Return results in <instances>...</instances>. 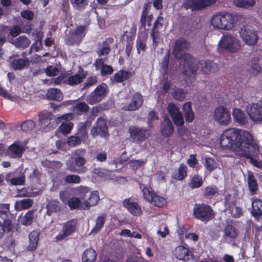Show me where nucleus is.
<instances>
[{"mask_svg":"<svg viewBox=\"0 0 262 262\" xmlns=\"http://www.w3.org/2000/svg\"><path fill=\"white\" fill-rule=\"evenodd\" d=\"M220 144L223 148L233 150L237 156L246 157L251 161L259 152L252 136L244 130L234 128L226 130L220 137Z\"/></svg>","mask_w":262,"mask_h":262,"instance_id":"1","label":"nucleus"},{"mask_svg":"<svg viewBox=\"0 0 262 262\" xmlns=\"http://www.w3.org/2000/svg\"><path fill=\"white\" fill-rule=\"evenodd\" d=\"M189 42L185 39H178L175 41L172 54L183 65V74L193 79L197 71L198 60L190 54L184 53L189 49Z\"/></svg>","mask_w":262,"mask_h":262,"instance_id":"2","label":"nucleus"},{"mask_svg":"<svg viewBox=\"0 0 262 262\" xmlns=\"http://www.w3.org/2000/svg\"><path fill=\"white\" fill-rule=\"evenodd\" d=\"M238 17L230 13H220L214 15L211 25L215 28L224 30L232 29L236 25Z\"/></svg>","mask_w":262,"mask_h":262,"instance_id":"3","label":"nucleus"},{"mask_svg":"<svg viewBox=\"0 0 262 262\" xmlns=\"http://www.w3.org/2000/svg\"><path fill=\"white\" fill-rule=\"evenodd\" d=\"M194 216L203 222H208L212 219L214 214L211 207L206 204H195L193 208Z\"/></svg>","mask_w":262,"mask_h":262,"instance_id":"4","label":"nucleus"},{"mask_svg":"<svg viewBox=\"0 0 262 262\" xmlns=\"http://www.w3.org/2000/svg\"><path fill=\"white\" fill-rule=\"evenodd\" d=\"M221 48L225 49L230 52H236L240 48L239 41L235 37L230 34L224 35L219 43Z\"/></svg>","mask_w":262,"mask_h":262,"instance_id":"5","label":"nucleus"},{"mask_svg":"<svg viewBox=\"0 0 262 262\" xmlns=\"http://www.w3.org/2000/svg\"><path fill=\"white\" fill-rule=\"evenodd\" d=\"M107 86L103 83L99 85L86 98V101L91 105L100 102L107 94Z\"/></svg>","mask_w":262,"mask_h":262,"instance_id":"6","label":"nucleus"},{"mask_svg":"<svg viewBox=\"0 0 262 262\" xmlns=\"http://www.w3.org/2000/svg\"><path fill=\"white\" fill-rule=\"evenodd\" d=\"M86 28L87 26H79L74 31L70 32L66 39V44L70 46L79 45L85 35Z\"/></svg>","mask_w":262,"mask_h":262,"instance_id":"7","label":"nucleus"},{"mask_svg":"<svg viewBox=\"0 0 262 262\" xmlns=\"http://www.w3.org/2000/svg\"><path fill=\"white\" fill-rule=\"evenodd\" d=\"M213 118L218 124L226 125L231 122L230 113L227 108L220 106L214 110Z\"/></svg>","mask_w":262,"mask_h":262,"instance_id":"8","label":"nucleus"},{"mask_svg":"<svg viewBox=\"0 0 262 262\" xmlns=\"http://www.w3.org/2000/svg\"><path fill=\"white\" fill-rule=\"evenodd\" d=\"M240 35L243 41L249 46H254L256 44L258 40L257 34L250 26H244L241 28Z\"/></svg>","mask_w":262,"mask_h":262,"instance_id":"9","label":"nucleus"},{"mask_svg":"<svg viewBox=\"0 0 262 262\" xmlns=\"http://www.w3.org/2000/svg\"><path fill=\"white\" fill-rule=\"evenodd\" d=\"M217 0H187L184 4L186 9L193 11L202 10L215 3Z\"/></svg>","mask_w":262,"mask_h":262,"instance_id":"10","label":"nucleus"},{"mask_svg":"<svg viewBox=\"0 0 262 262\" xmlns=\"http://www.w3.org/2000/svg\"><path fill=\"white\" fill-rule=\"evenodd\" d=\"M74 115L72 113H68L59 116L57 119V122H62L59 126V129L63 134H68L73 127V123L69 120L73 119Z\"/></svg>","mask_w":262,"mask_h":262,"instance_id":"11","label":"nucleus"},{"mask_svg":"<svg viewBox=\"0 0 262 262\" xmlns=\"http://www.w3.org/2000/svg\"><path fill=\"white\" fill-rule=\"evenodd\" d=\"M107 121L102 117H99L91 130V134L93 137L100 135L101 137H106L107 134Z\"/></svg>","mask_w":262,"mask_h":262,"instance_id":"12","label":"nucleus"},{"mask_svg":"<svg viewBox=\"0 0 262 262\" xmlns=\"http://www.w3.org/2000/svg\"><path fill=\"white\" fill-rule=\"evenodd\" d=\"M130 137L137 141H143L150 136L149 130L137 126H131L129 127Z\"/></svg>","mask_w":262,"mask_h":262,"instance_id":"13","label":"nucleus"},{"mask_svg":"<svg viewBox=\"0 0 262 262\" xmlns=\"http://www.w3.org/2000/svg\"><path fill=\"white\" fill-rule=\"evenodd\" d=\"M167 109L174 124L180 126L183 125L184 121L179 108L174 103H170L168 104Z\"/></svg>","mask_w":262,"mask_h":262,"instance_id":"14","label":"nucleus"},{"mask_svg":"<svg viewBox=\"0 0 262 262\" xmlns=\"http://www.w3.org/2000/svg\"><path fill=\"white\" fill-rule=\"evenodd\" d=\"M77 225L76 220H71L65 223L62 227V231L57 236V240H62L67 236L71 235L75 230Z\"/></svg>","mask_w":262,"mask_h":262,"instance_id":"15","label":"nucleus"},{"mask_svg":"<svg viewBox=\"0 0 262 262\" xmlns=\"http://www.w3.org/2000/svg\"><path fill=\"white\" fill-rule=\"evenodd\" d=\"M25 150V146L23 144L16 142L9 147L6 154L12 158H19Z\"/></svg>","mask_w":262,"mask_h":262,"instance_id":"16","label":"nucleus"},{"mask_svg":"<svg viewBox=\"0 0 262 262\" xmlns=\"http://www.w3.org/2000/svg\"><path fill=\"white\" fill-rule=\"evenodd\" d=\"M247 113L253 122L262 121V106L258 104H253L247 108Z\"/></svg>","mask_w":262,"mask_h":262,"instance_id":"17","label":"nucleus"},{"mask_svg":"<svg viewBox=\"0 0 262 262\" xmlns=\"http://www.w3.org/2000/svg\"><path fill=\"white\" fill-rule=\"evenodd\" d=\"M86 72L81 69L77 73L73 75L67 74V84L74 85L80 83L86 76Z\"/></svg>","mask_w":262,"mask_h":262,"instance_id":"18","label":"nucleus"},{"mask_svg":"<svg viewBox=\"0 0 262 262\" xmlns=\"http://www.w3.org/2000/svg\"><path fill=\"white\" fill-rule=\"evenodd\" d=\"M143 103L142 96L139 93H136L132 98V102L128 105L123 107V110L128 111H134L140 108Z\"/></svg>","mask_w":262,"mask_h":262,"instance_id":"19","label":"nucleus"},{"mask_svg":"<svg viewBox=\"0 0 262 262\" xmlns=\"http://www.w3.org/2000/svg\"><path fill=\"white\" fill-rule=\"evenodd\" d=\"M174 255L180 260H188L192 256V254L188 248L184 246H179L174 250Z\"/></svg>","mask_w":262,"mask_h":262,"instance_id":"20","label":"nucleus"},{"mask_svg":"<svg viewBox=\"0 0 262 262\" xmlns=\"http://www.w3.org/2000/svg\"><path fill=\"white\" fill-rule=\"evenodd\" d=\"M96 69L101 70V75L106 76L110 75L113 72V69L111 66L104 64V60L103 58L97 59L95 62Z\"/></svg>","mask_w":262,"mask_h":262,"instance_id":"21","label":"nucleus"},{"mask_svg":"<svg viewBox=\"0 0 262 262\" xmlns=\"http://www.w3.org/2000/svg\"><path fill=\"white\" fill-rule=\"evenodd\" d=\"M123 205L134 215H140L142 214L140 206L136 203L130 202L128 199L124 200Z\"/></svg>","mask_w":262,"mask_h":262,"instance_id":"22","label":"nucleus"},{"mask_svg":"<svg viewBox=\"0 0 262 262\" xmlns=\"http://www.w3.org/2000/svg\"><path fill=\"white\" fill-rule=\"evenodd\" d=\"M113 38H106L102 43L100 44L97 52L99 56L107 55L111 51V45L113 42Z\"/></svg>","mask_w":262,"mask_h":262,"instance_id":"23","label":"nucleus"},{"mask_svg":"<svg viewBox=\"0 0 262 262\" xmlns=\"http://www.w3.org/2000/svg\"><path fill=\"white\" fill-rule=\"evenodd\" d=\"M199 64L201 66L203 72L205 74L215 72L218 70L217 64L210 60H203L199 62L198 61L197 65ZM198 67H199V66H198Z\"/></svg>","mask_w":262,"mask_h":262,"instance_id":"24","label":"nucleus"},{"mask_svg":"<svg viewBox=\"0 0 262 262\" xmlns=\"http://www.w3.org/2000/svg\"><path fill=\"white\" fill-rule=\"evenodd\" d=\"M161 132L164 137H168L173 133V126L170 120L167 117L164 118Z\"/></svg>","mask_w":262,"mask_h":262,"instance_id":"25","label":"nucleus"},{"mask_svg":"<svg viewBox=\"0 0 262 262\" xmlns=\"http://www.w3.org/2000/svg\"><path fill=\"white\" fill-rule=\"evenodd\" d=\"M86 154V151L83 149H76L73 153V156L74 157V163L75 166L80 167L85 164L86 160L84 158Z\"/></svg>","mask_w":262,"mask_h":262,"instance_id":"26","label":"nucleus"},{"mask_svg":"<svg viewBox=\"0 0 262 262\" xmlns=\"http://www.w3.org/2000/svg\"><path fill=\"white\" fill-rule=\"evenodd\" d=\"M258 57L252 59L250 67L248 69V73L252 76H255L262 71V67Z\"/></svg>","mask_w":262,"mask_h":262,"instance_id":"27","label":"nucleus"},{"mask_svg":"<svg viewBox=\"0 0 262 262\" xmlns=\"http://www.w3.org/2000/svg\"><path fill=\"white\" fill-rule=\"evenodd\" d=\"M10 42L14 45L16 48L24 49L27 48L31 43V41L25 36H21L18 38L10 40Z\"/></svg>","mask_w":262,"mask_h":262,"instance_id":"28","label":"nucleus"},{"mask_svg":"<svg viewBox=\"0 0 262 262\" xmlns=\"http://www.w3.org/2000/svg\"><path fill=\"white\" fill-rule=\"evenodd\" d=\"M224 237L225 239H229L231 241L234 240L237 237L238 232L236 228L231 225H226L224 229Z\"/></svg>","mask_w":262,"mask_h":262,"instance_id":"29","label":"nucleus"},{"mask_svg":"<svg viewBox=\"0 0 262 262\" xmlns=\"http://www.w3.org/2000/svg\"><path fill=\"white\" fill-rule=\"evenodd\" d=\"M39 235L38 232L36 231H33L30 233L29 235V244L27 247L28 250L33 251L36 249L39 241Z\"/></svg>","mask_w":262,"mask_h":262,"instance_id":"30","label":"nucleus"},{"mask_svg":"<svg viewBox=\"0 0 262 262\" xmlns=\"http://www.w3.org/2000/svg\"><path fill=\"white\" fill-rule=\"evenodd\" d=\"M98 192L94 191L90 194L88 200L82 203L81 208L89 209L91 206L96 205L99 201Z\"/></svg>","mask_w":262,"mask_h":262,"instance_id":"31","label":"nucleus"},{"mask_svg":"<svg viewBox=\"0 0 262 262\" xmlns=\"http://www.w3.org/2000/svg\"><path fill=\"white\" fill-rule=\"evenodd\" d=\"M232 116L234 121L240 124H245L248 121L245 113L239 108H235L233 110Z\"/></svg>","mask_w":262,"mask_h":262,"instance_id":"32","label":"nucleus"},{"mask_svg":"<svg viewBox=\"0 0 262 262\" xmlns=\"http://www.w3.org/2000/svg\"><path fill=\"white\" fill-rule=\"evenodd\" d=\"M46 208L47 214L50 216L52 213H57L60 211V203L56 200H49Z\"/></svg>","mask_w":262,"mask_h":262,"instance_id":"33","label":"nucleus"},{"mask_svg":"<svg viewBox=\"0 0 262 262\" xmlns=\"http://www.w3.org/2000/svg\"><path fill=\"white\" fill-rule=\"evenodd\" d=\"M47 97L50 100L60 101L63 99V95L60 90L51 88L48 90Z\"/></svg>","mask_w":262,"mask_h":262,"instance_id":"34","label":"nucleus"},{"mask_svg":"<svg viewBox=\"0 0 262 262\" xmlns=\"http://www.w3.org/2000/svg\"><path fill=\"white\" fill-rule=\"evenodd\" d=\"M30 62L28 59H15L11 62L12 68L14 70H20L29 67Z\"/></svg>","mask_w":262,"mask_h":262,"instance_id":"35","label":"nucleus"},{"mask_svg":"<svg viewBox=\"0 0 262 262\" xmlns=\"http://www.w3.org/2000/svg\"><path fill=\"white\" fill-rule=\"evenodd\" d=\"M252 209L251 213L253 216L257 217L262 215V201L259 199H256L252 202Z\"/></svg>","mask_w":262,"mask_h":262,"instance_id":"36","label":"nucleus"},{"mask_svg":"<svg viewBox=\"0 0 262 262\" xmlns=\"http://www.w3.org/2000/svg\"><path fill=\"white\" fill-rule=\"evenodd\" d=\"M183 112L187 122H192L194 119V113L191 108V103L186 102L183 105Z\"/></svg>","mask_w":262,"mask_h":262,"instance_id":"37","label":"nucleus"},{"mask_svg":"<svg viewBox=\"0 0 262 262\" xmlns=\"http://www.w3.org/2000/svg\"><path fill=\"white\" fill-rule=\"evenodd\" d=\"M96 253L93 249H86L83 253L82 262H94L96 258Z\"/></svg>","mask_w":262,"mask_h":262,"instance_id":"38","label":"nucleus"},{"mask_svg":"<svg viewBox=\"0 0 262 262\" xmlns=\"http://www.w3.org/2000/svg\"><path fill=\"white\" fill-rule=\"evenodd\" d=\"M92 124V121L90 120H86L84 123H80L79 124L78 134L81 136L82 138H85L88 134V129Z\"/></svg>","mask_w":262,"mask_h":262,"instance_id":"39","label":"nucleus"},{"mask_svg":"<svg viewBox=\"0 0 262 262\" xmlns=\"http://www.w3.org/2000/svg\"><path fill=\"white\" fill-rule=\"evenodd\" d=\"M234 5L240 8L248 9L253 7L255 4V0H234Z\"/></svg>","mask_w":262,"mask_h":262,"instance_id":"40","label":"nucleus"},{"mask_svg":"<svg viewBox=\"0 0 262 262\" xmlns=\"http://www.w3.org/2000/svg\"><path fill=\"white\" fill-rule=\"evenodd\" d=\"M205 162L206 169L210 173L217 167L218 162L215 159L211 158H206Z\"/></svg>","mask_w":262,"mask_h":262,"instance_id":"41","label":"nucleus"},{"mask_svg":"<svg viewBox=\"0 0 262 262\" xmlns=\"http://www.w3.org/2000/svg\"><path fill=\"white\" fill-rule=\"evenodd\" d=\"M147 39V35L144 34L138 37L137 40V49L138 54L140 51H144L146 49V41Z\"/></svg>","mask_w":262,"mask_h":262,"instance_id":"42","label":"nucleus"},{"mask_svg":"<svg viewBox=\"0 0 262 262\" xmlns=\"http://www.w3.org/2000/svg\"><path fill=\"white\" fill-rule=\"evenodd\" d=\"M52 114L49 112H42L39 114V121L40 123L44 126H48L51 120Z\"/></svg>","mask_w":262,"mask_h":262,"instance_id":"43","label":"nucleus"},{"mask_svg":"<svg viewBox=\"0 0 262 262\" xmlns=\"http://www.w3.org/2000/svg\"><path fill=\"white\" fill-rule=\"evenodd\" d=\"M12 222L9 220H5L4 223L0 222V238H2L6 232L11 230Z\"/></svg>","mask_w":262,"mask_h":262,"instance_id":"44","label":"nucleus"},{"mask_svg":"<svg viewBox=\"0 0 262 262\" xmlns=\"http://www.w3.org/2000/svg\"><path fill=\"white\" fill-rule=\"evenodd\" d=\"M152 19V15H148V12L146 8H144L142 11L141 17L140 22L142 26L144 28L145 27L146 23H147L148 26L151 25V21Z\"/></svg>","mask_w":262,"mask_h":262,"instance_id":"45","label":"nucleus"},{"mask_svg":"<svg viewBox=\"0 0 262 262\" xmlns=\"http://www.w3.org/2000/svg\"><path fill=\"white\" fill-rule=\"evenodd\" d=\"M33 205V201L31 199H27L16 202L15 207L17 209H26L30 208Z\"/></svg>","mask_w":262,"mask_h":262,"instance_id":"46","label":"nucleus"},{"mask_svg":"<svg viewBox=\"0 0 262 262\" xmlns=\"http://www.w3.org/2000/svg\"><path fill=\"white\" fill-rule=\"evenodd\" d=\"M248 187L250 191L253 194L257 189L256 179L253 175L250 174L247 178Z\"/></svg>","mask_w":262,"mask_h":262,"instance_id":"47","label":"nucleus"},{"mask_svg":"<svg viewBox=\"0 0 262 262\" xmlns=\"http://www.w3.org/2000/svg\"><path fill=\"white\" fill-rule=\"evenodd\" d=\"M139 187L142 190L144 199L148 202L152 200L153 195L155 194L150 191L148 188L144 186L143 184L139 183Z\"/></svg>","mask_w":262,"mask_h":262,"instance_id":"48","label":"nucleus"},{"mask_svg":"<svg viewBox=\"0 0 262 262\" xmlns=\"http://www.w3.org/2000/svg\"><path fill=\"white\" fill-rule=\"evenodd\" d=\"M71 4L77 10H83L88 5V0H70Z\"/></svg>","mask_w":262,"mask_h":262,"instance_id":"49","label":"nucleus"},{"mask_svg":"<svg viewBox=\"0 0 262 262\" xmlns=\"http://www.w3.org/2000/svg\"><path fill=\"white\" fill-rule=\"evenodd\" d=\"M9 174H7L6 178V181H9L12 185H23L25 182V176H21L20 177H14L10 179Z\"/></svg>","mask_w":262,"mask_h":262,"instance_id":"50","label":"nucleus"},{"mask_svg":"<svg viewBox=\"0 0 262 262\" xmlns=\"http://www.w3.org/2000/svg\"><path fill=\"white\" fill-rule=\"evenodd\" d=\"M187 171V166L184 164H181L178 173L174 174L173 178L178 180H182L186 176Z\"/></svg>","mask_w":262,"mask_h":262,"instance_id":"51","label":"nucleus"},{"mask_svg":"<svg viewBox=\"0 0 262 262\" xmlns=\"http://www.w3.org/2000/svg\"><path fill=\"white\" fill-rule=\"evenodd\" d=\"M130 75V73L122 70L120 71L114 75V80L117 82H122L127 78Z\"/></svg>","mask_w":262,"mask_h":262,"instance_id":"52","label":"nucleus"},{"mask_svg":"<svg viewBox=\"0 0 262 262\" xmlns=\"http://www.w3.org/2000/svg\"><path fill=\"white\" fill-rule=\"evenodd\" d=\"M74 110L82 114L86 113L90 109L89 105L84 102L77 103L74 107Z\"/></svg>","mask_w":262,"mask_h":262,"instance_id":"53","label":"nucleus"},{"mask_svg":"<svg viewBox=\"0 0 262 262\" xmlns=\"http://www.w3.org/2000/svg\"><path fill=\"white\" fill-rule=\"evenodd\" d=\"M105 221V215H101L97 217L96 221V225L92 230V233H97L103 226Z\"/></svg>","mask_w":262,"mask_h":262,"instance_id":"54","label":"nucleus"},{"mask_svg":"<svg viewBox=\"0 0 262 262\" xmlns=\"http://www.w3.org/2000/svg\"><path fill=\"white\" fill-rule=\"evenodd\" d=\"M153 196L152 200L149 202L151 204L159 207H162L165 204L166 201L163 197L159 196L156 194Z\"/></svg>","mask_w":262,"mask_h":262,"instance_id":"55","label":"nucleus"},{"mask_svg":"<svg viewBox=\"0 0 262 262\" xmlns=\"http://www.w3.org/2000/svg\"><path fill=\"white\" fill-rule=\"evenodd\" d=\"M34 211L33 210L29 211L24 216L21 223L24 225H30L34 219Z\"/></svg>","mask_w":262,"mask_h":262,"instance_id":"56","label":"nucleus"},{"mask_svg":"<svg viewBox=\"0 0 262 262\" xmlns=\"http://www.w3.org/2000/svg\"><path fill=\"white\" fill-rule=\"evenodd\" d=\"M35 126V123L32 120H28L21 124V128L23 131L28 132L33 130Z\"/></svg>","mask_w":262,"mask_h":262,"instance_id":"57","label":"nucleus"},{"mask_svg":"<svg viewBox=\"0 0 262 262\" xmlns=\"http://www.w3.org/2000/svg\"><path fill=\"white\" fill-rule=\"evenodd\" d=\"M68 204L70 208L72 209H76L79 206L81 207V202L78 198H72L68 201Z\"/></svg>","mask_w":262,"mask_h":262,"instance_id":"58","label":"nucleus"},{"mask_svg":"<svg viewBox=\"0 0 262 262\" xmlns=\"http://www.w3.org/2000/svg\"><path fill=\"white\" fill-rule=\"evenodd\" d=\"M202 182V178L198 175H195L191 181L190 186L192 188H198L201 186Z\"/></svg>","mask_w":262,"mask_h":262,"instance_id":"59","label":"nucleus"},{"mask_svg":"<svg viewBox=\"0 0 262 262\" xmlns=\"http://www.w3.org/2000/svg\"><path fill=\"white\" fill-rule=\"evenodd\" d=\"M172 95L175 99L182 100L185 97V93L184 91L181 89H176L173 90Z\"/></svg>","mask_w":262,"mask_h":262,"instance_id":"60","label":"nucleus"},{"mask_svg":"<svg viewBox=\"0 0 262 262\" xmlns=\"http://www.w3.org/2000/svg\"><path fill=\"white\" fill-rule=\"evenodd\" d=\"M67 73L61 74L58 77L52 79L50 82V83H54L55 84H60L61 83L67 84Z\"/></svg>","mask_w":262,"mask_h":262,"instance_id":"61","label":"nucleus"},{"mask_svg":"<svg viewBox=\"0 0 262 262\" xmlns=\"http://www.w3.org/2000/svg\"><path fill=\"white\" fill-rule=\"evenodd\" d=\"M65 181L69 183H79L80 178L77 175L69 174L66 176Z\"/></svg>","mask_w":262,"mask_h":262,"instance_id":"62","label":"nucleus"},{"mask_svg":"<svg viewBox=\"0 0 262 262\" xmlns=\"http://www.w3.org/2000/svg\"><path fill=\"white\" fill-rule=\"evenodd\" d=\"M145 163V161L143 160H132L130 161L129 164L134 169H136L143 165Z\"/></svg>","mask_w":262,"mask_h":262,"instance_id":"63","label":"nucleus"},{"mask_svg":"<svg viewBox=\"0 0 262 262\" xmlns=\"http://www.w3.org/2000/svg\"><path fill=\"white\" fill-rule=\"evenodd\" d=\"M81 139L76 136H71L68 139V144L69 146H74L79 145L81 143Z\"/></svg>","mask_w":262,"mask_h":262,"instance_id":"64","label":"nucleus"}]
</instances>
